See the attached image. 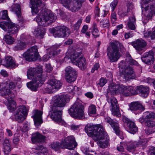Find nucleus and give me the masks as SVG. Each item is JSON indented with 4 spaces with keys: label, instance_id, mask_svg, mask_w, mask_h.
Masks as SVG:
<instances>
[{
    "label": "nucleus",
    "instance_id": "nucleus-63",
    "mask_svg": "<svg viewBox=\"0 0 155 155\" xmlns=\"http://www.w3.org/2000/svg\"><path fill=\"white\" fill-rule=\"evenodd\" d=\"M46 71L48 72H50L52 70V68L50 64H48L46 65L45 66Z\"/></svg>",
    "mask_w": 155,
    "mask_h": 155
},
{
    "label": "nucleus",
    "instance_id": "nucleus-17",
    "mask_svg": "<svg viewBox=\"0 0 155 155\" xmlns=\"http://www.w3.org/2000/svg\"><path fill=\"white\" fill-rule=\"evenodd\" d=\"M52 112L50 117L54 121L57 123H60L62 121L61 110L53 109V108H51Z\"/></svg>",
    "mask_w": 155,
    "mask_h": 155
},
{
    "label": "nucleus",
    "instance_id": "nucleus-34",
    "mask_svg": "<svg viewBox=\"0 0 155 155\" xmlns=\"http://www.w3.org/2000/svg\"><path fill=\"white\" fill-rule=\"evenodd\" d=\"M48 55L50 58L54 57L60 53L61 50L57 49L54 48H52L49 49Z\"/></svg>",
    "mask_w": 155,
    "mask_h": 155
},
{
    "label": "nucleus",
    "instance_id": "nucleus-9",
    "mask_svg": "<svg viewBox=\"0 0 155 155\" xmlns=\"http://www.w3.org/2000/svg\"><path fill=\"white\" fill-rule=\"evenodd\" d=\"M50 33L55 37L64 38L68 36L71 32L70 30L64 26H58L54 28L49 29Z\"/></svg>",
    "mask_w": 155,
    "mask_h": 155
},
{
    "label": "nucleus",
    "instance_id": "nucleus-15",
    "mask_svg": "<svg viewBox=\"0 0 155 155\" xmlns=\"http://www.w3.org/2000/svg\"><path fill=\"white\" fill-rule=\"evenodd\" d=\"M61 145L64 148L70 150H73L77 146V144L73 136H69L62 139Z\"/></svg>",
    "mask_w": 155,
    "mask_h": 155
},
{
    "label": "nucleus",
    "instance_id": "nucleus-60",
    "mask_svg": "<svg viewBox=\"0 0 155 155\" xmlns=\"http://www.w3.org/2000/svg\"><path fill=\"white\" fill-rule=\"evenodd\" d=\"M19 136L15 135L13 139V143L15 144L18 143L19 141Z\"/></svg>",
    "mask_w": 155,
    "mask_h": 155
},
{
    "label": "nucleus",
    "instance_id": "nucleus-22",
    "mask_svg": "<svg viewBox=\"0 0 155 155\" xmlns=\"http://www.w3.org/2000/svg\"><path fill=\"white\" fill-rule=\"evenodd\" d=\"M43 112L36 110L34 111V115L32 117L33 118L34 124L36 126L40 125L43 122L42 115Z\"/></svg>",
    "mask_w": 155,
    "mask_h": 155
},
{
    "label": "nucleus",
    "instance_id": "nucleus-16",
    "mask_svg": "<svg viewBox=\"0 0 155 155\" xmlns=\"http://www.w3.org/2000/svg\"><path fill=\"white\" fill-rule=\"evenodd\" d=\"M65 77L66 81L68 83L74 81L77 77L76 71L70 66L67 67L65 69Z\"/></svg>",
    "mask_w": 155,
    "mask_h": 155
},
{
    "label": "nucleus",
    "instance_id": "nucleus-1",
    "mask_svg": "<svg viewBox=\"0 0 155 155\" xmlns=\"http://www.w3.org/2000/svg\"><path fill=\"white\" fill-rule=\"evenodd\" d=\"M85 128L87 135L97 141V144L101 148H105L108 146L109 139L101 125H87Z\"/></svg>",
    "mask_w": 155,
    "mask_h": 155
},
{
    "label": "nucleus",
    "instance_id": "nucleus-30",
    "mask_svg": "<svg viewBox=\"0 0 155 155\" xmlns=\"http://www.w3.org/2000/svg\"><path fill=\"white\" fill-rule=\"evenodd\" d=\"M19 29V27L18 26L10 22L7 31V33L9 34L10 35L16 34L18 32Z\"/></svg>",
    "mask_w": 155,
    "mask_h": 155
},
{
    "label": "nucleus",
    "instance_id": "nucleus-31",
    "mask_svg": "<svg viewBox=\"0 0 155 155\" xmlns=\"http://www.w3.org/2000/svg\"><path fill=\"white\" fill-rule=\"evenodd\" d=\"M5 66L11 68H15L18 67V64L11 57H7L5 58Z\"/></svg>",
    "mask_w": 155,
    "mask_h": 155
},
{
    "label": "nucleus",
    "instance_id": "nucleus-62",
    "mask_svg": "<svg viewBox=\"0 0 155 155\" xmlns=\"http://www.w3.org/2000/svg\"><path fill=\"white\" fill-rule=\"evenodd\" d=\"M99 64L98 63H95L92 69L91 72L93 73L95 70H97L99 68Z\"/></svg>",
    "mask_w": 155,
    "mask_h": 155
},
{
    "label": "nucleus",
    "instance_id": "nucleus-50",
    "mask_svg": "<svg viewBox=\"0 0 155 155\" xmlns=\"http://www.w3.org/2000/svg\"><path fill=\"white\" fill-rule=\"evenodd\" d=\"M145 133L147 135H149L155 131V127H148L145 130Z\"/></svg>",
    "mask_w": 155,
    "mask_h": 155
},
{
    "label": "nucleus",
    "instance_id": "nucleus-53",
    "mask_svg": "<svg viewBox=\"0 0 155 155\" xmlns=\"http://www.w3.org/2000/svg\"><path fill=\"white\" fill-rule=\"evenodd\" d=\"M128 90L130 92V96L131 95H136L137 94V91L136 89H135L133 87L129 86Z\"/></svg>",
    "mask_w": 155,
    "mask_h": 155
},
{
    "label": "nucleus",
    "instance_id": "nucleus-20",
    "mask_svg": "<svg viewBox=\"0 0 155 155\" xmlns=\"http://www.w3.org/2000/svg\"><path fill=\"white\" fill-rule=\"evenodd\" d=\"M105 120L107 123H108L111 126L117 135H119L121 134V132L120 130L119 125L117 122L114 121L109 117H105Z\"/></svg>",
    "mask_w": 155,
    "mask_h": 155
},
{
    "label": "nucleus",
    "instance_id": "nucleus-18",
    "mask_svg": "<svg viewBox=\"0 0 155 155\" xmlns=\"http://www.w3.org/2000/svg\"><path fill=\"white\" fill-rule=\"evenodd\" d=\"M142 12L144 11L147 17H151L155 14V6L153 5H143L141 6Z\"/></svg>",
    "mask_w": 155,
    "mask_h": 155
},
{
    "label": "nucleus",
    "instance_id": "nucleus-6",
    "mask_svg": "<svg viewBox=\"0 0 155 155\" xmlns=\"http://www.w3.org/2000/svg\"><path fill=\"white\" fill-rule=\"evenodd\" d=\"M110 45L111 47L107 53V55L111 62H114L117 61L120 56L119 49L124 52L125 48L122 45L117 41L111 42Z\"/></svg>",
    "mask_w": 155,
    "mask_h": 155
},
{
    "label": "nucleus",
    "instance_id": "nucleus-24",
    "mask_svg": "<svg viewBox=\"0 0 155 155\" xmlns=\"http://www.w3.org/2000/svg\"><path fill=\"white\" fill-rule=\"evenodd\" d=\"M146 42L143 40L137 39L132 43V45L138 52L143 50L146 45Z\"/></svg>",
    "mask_w": 155,
    "mask_h": 155
},
{
    "label": "nucleus",
    "instance_id": "nucleus-44",
    "mask_svg": "<svg viewBox=\"0 0 155 155\" xmlns=\"http://www.w3.org/2000/svg\"><path fill=\"white\" fill-rule=\"evenodd\" d=\"M11 21H2L0 22V27L4 31H7Z\"/></svg>",
    "mask_w": 155,
    "mask_h": 155
},
{
    "label": "nucleus",
    "instance_id": "nucleus-21",
    "mask_svg": "<svg viewBox=\"0 0 155 155\" xmlns=\"http://www.w3.org/2000/svg\"><path fill=\"white\" fill-rule=\"evenodd\" d=\"M154 53L153 51L145 53L141 58L142 61L145 63L150 64L153 61Z\"/></svg>",
    "mask_w": 155,
    "mask_h": 155
},
{
    "label": "nucleus",
    "instance_id": "nucleus-43",
    "mask_svg": "<svg viewBox=\"0 0 155 155\" xmlns=\"http://www.w3.org/2000/svg\"><path fill=\"white\" fill-rule=\"evenodd\" d=\"M92 29L91 31L92 34L94 38H96L99 36L98 34V30L97 29V25L94 23L92 26Z\"/></svg>",
    "mask_w": 155,
    "mask_h": 155
},
{
    "label": "nucleus",
    "instance_id": "nucleus-12",
    "mask_svg": "<svg viewBox=\"0 0 155 155\" xmlns=\"http://www.w3.org/2000/svg\"><path fill=\"white\" fill-rule=\"evenodd\" d=\"M39 54L38 48L36 46H34L28 49L23 54V56L28 61H35L38 58Z\"/></svg>",
    "mask_w": 155,
    "mask_h": 155
},
{
    "label": "nucleus",
    "instance_id": "nucleus-35",
    "mask_svg": "<svg viewBox=\"0 0 155 155\" xmlns=\"http://www.w3.org/2000/svg\"><path fill=\"white\" fill-rule=\"evenodd\" d=\"M26 44L22 41H19L17 43V45L14 47L15 51L23 50L26 48Z\"/></svg>",
    "mask_w": 155,
    "mask_h": 155
},
{
    "label": "nucleus",
    "instance_id": "nucleus-37",
    "mask_svg": "<svg viewBox=\"0 0 155 155\" xmlns=\"http://www.w3.org/2000/svg\"><path fill=\"white\" fill-rule=\"evenodd\" d=\"M144 37L146 38H150L153 40H155V30L153 31H144L143 32Z\"/></svg>",
    "mask_w": 155,
    "mask_h": 155
},
{
    "label": "nucleus",
    "instance_id": "nucleus-28",
    "mask_svg": "<svg viewBox=\"0 0 155 155\" xmlns=\"http://www.w3.org/2000/svg\"><path fill=\"white\" fill-rule=\"evenodd\" d=\"M31 140L33 143H42L44 141L45 137L38 133L32 134Z\"/></svg>",
    "mask_w": 155,
    "mask_h": 155
},
{
    "label": "nucleus",
    "instance_id": "nucleus-58",
    "mask_svg": "<svg viewBox=\"0 0 155 155\" xmlns=\"http://www.w3.org/2000/svg\"><path fill=\"white\" fill-rule=\"evenodd\" d=\"M129 87L128 86H126V87L124 89V91L123 92V93L122 94L125 96L127 97L130 96V92L128 90V88Z\"/></svg>",
    "mask_w": 155,
    "mask_h": 155
},
{
    "label": "nucleus",
    "instance_id": "nucleus-49",
    "mask_svg": "<svg viewBox=\"0 0 155 155\" xmlns=\"http://www.w3.org/2000/svg\"><path fill=\"white\" fill-rule=\"evenodd\" d=\"M8 11L7 10H4L2 12V15L1 16V18L3 19H6L9 20V18L7 12Z\"/></svg>",
    "mask_w": 155,
    "mask_h": 155
},
{
    "label": "nucleus",
    "instance_id": "nucleus-64",
    "mask_svg": "<svg viewBox=\"0 0 155 155\" xmlns=\"http://www.w3.org/2000/svg\"><path fill=\"white\" fill-rule=\"evenodd\" d=\"M35 149L38 150L39 152L43 153V151L42 150L43 149H45V148L43 146L40 145L36 147L35 148Z\"/></svg>",
    "mask_w": 155,
    "mask_h": 155
},
{
    "label": "nucleus",
    "instance_id": "nucleus-42",
    "mask_svg": "<svg viewBox=\"0 0 155 155\" xmlns=\"http://www.w3.org/2000/svg\"><path fill=\"white\" fill-rule=\"evenodd\" d=\"M51 147L55 150L58 151L63 148L64 147L61 145V143L58 142L54 143L51 144Z\"/></svg>",
    "mask_w": 155,
    "mask_h": 155
},
{
    "label": "nucleus",
    "instance_id": "nucleus-33",
    "mask_svg": "<svg viewBox=\"0 0 155 155\" xmlns=\"http://www.w3.org/2000/svg\"><path fill=\"white\" fill-rule=\"evenodd\" d=\"M1 87L2 88L0 89V95L2 96L8 97V96H10L9 94L11 93V91L7 87H6L5 85L3 84Z\"/></svg>",
    "mask_w": 155,
    "mask_h": 155
},
{
    "label": "nucleus",
    "instance_id": "nucleus-27",
    "mask_svg": "<svg viewBox=\"0 0 155 155\" xmlns=\"http://www.w3.org/2000/svg\"><path fill=\"white\" fill-rule=\"evenodd\" d=\"M129 109L131 111H136L139 110L143 111L144 110V106L138 102L131 103L129 105Z\"/></svg>",
    "mask_w": 155,
    "mask_h": 155
},
{
    "label": "nucleus",
    "instance_id": "nucleus-59",
    "mask_svg": "<svg viewBox=\"0 0 155 155\" xmlns=\"http://www.w3.org/2000/svg\"><path fill=\"white\" fill-rule=\"evenodd\" d=\"M135 23H131V22H128L127 25L129 28L131 30H135L136 29Z\"/></svg>",
    "mask_w": 155,
    "mask_h": 155
},
{
    "label": "nucleus",
    "instance_id": "nucleus-36",
    "mask_svg": "<svg viewBox=\"0 0 155 155\" xmlns=\"http://www.w3.org/2000/svg\"><path fill=\"white\" fill-rule=\"evenodd\" d=\"M35 32L36 35L37 37H38L40 38H42L45 33V30L43 28L40 27L36 29Z\"/></svg>",
    "mask_w": 155,
    "mask_h": 155
},
{
    "label": "nucleus",
    "instance_id": "nucleus-47",
    "mask_svg": "<svg viewBox=\"0 0 155 155\" xmlns=\"http://www.w3.org/2000/svg\"><path fill=\"white\" fill-rule=\"evenodd\" d=\"M126 144L125 143H120L119 145L117 147V149L118 151L120 152H123L124 150V147H126Z\"/></svg>",
    "mask_w": 155,
    "mask_h": 155
},
{
    "label": "nucleus",
    "instance_id": "nucleus-46",
    "mask_svg": "<svg viewBox=\"0 0 155 155\" xmlns=\"http://www.w3.org/2000/svg\"><path fill=\"white\" fill-rule=\"evenodd\" d=\"M6 86V87H7L10 90H12L15 88V84L12 82H6L4 83Z\"/></svg>",
    "mask_w": 155,
    "mask_h": 155
},
{
    "label": "nucleus",
    "instance_id": "nucleus-19",
    "mask_svg": "<svg viewBox=\"0 0 155 155\" xmlns=\"http://www.w3.org/2000/svg\"><path fill=\"white\" fill-rule=\"evenodd\" d=\"M123 120L124 123L127 124V126L129 128V131L130 133L134 134L137 131L138 128L134 122L130 121L128 118L125 117H123Z\"/></svg>",
    "mask_w": 155,
    "mask_h": 155
},
{
    "label": "nucleus",
    "instance_id": "nucleus-4",
    "mask_svg": "<svg viewBox=\"0 0 155 155\" xmlns=\"http://www.w3.org/2000/svg\"><path fill=\"white\" fill-rule=\"evenodd\" d=\"M57 18V16L54 13L44 10L38 14L36 20L39 25L45 27L55 21Z\"/></svg>",
    "mask_w": 155,
    "mask_h": 155
},
{
    "label": "nucleus",
    "instance_id": "nucleus-25",
    "mask_svg": "<svg viewBox=\"0 0 155 155\" xmlns=\"http://www.w3.org/2000/svg\"><path fill=\"white\" fill-rule=\"evenodd\" d=\"M146 143L145 140H142L138 141H135L127 145V149L128 151H131L137 147L145 146Z\"/></svg>",
    "mask_w": 155,
    "mask_h": 155
},
{
    "label": "nucleus",
    "instance_id": "nucleus-56",
    "mask_svg": "<svg viewBox=\"0 0 155 155\" xmlns=\"http://www.w3.org/2000/svg\"><path fill=\"white\" fill-rule=\"evenodd\" d=\"M127 12L130 11L134 8V6L132 2H127Z\"/></svg>",
    "mask_w": 155,
    "mask_h": 155
},
{
    "label": "nucleus",
    "instance_id": "nucleus-55",
    "mask_svg": "<svg viewBox=\"0 0 155 155\" xmlns=\"http://www.w3.org/2000/svg\"><path fill=\"white\" fill-rule=\"evenodd\" d=\"M118 1L117 0H114L110 4V6L112 8V11H113L116 8L117 3Z\"/></svg>",
    "mask_w": 155,
    "mask_h": 155
},
{
    "label": "nucleus",
    "instance_id": "nucleus-51",
    "mask_svg": "<svg viewBox=\"0 0 155 155\" xmlns=\"http://www.w3.org/2000/svg\"><path fill=\"white\" fill-rule=\"evenodd\" d=\"M107 82V80L106 79L104 78H101L100 79V81L97 83V84L100 87H103L104 85Z\"/></svg>",
    "mask_w": 155,
    "mask_h": 155
},
{
    "label": "nucleus",
    "instance_id": "nucleus-32",
    "mask_svg": "<svg viewBox=\"0 0 155 155\" xmlns=\"http://www.w3.org/2000/svg\"><path fill=\"white\" fill-rule=\"evenodd\" d=\"M74 64L78 66L81 70L84 69L86 67L85 58L82 57H80L78 60Z\"/></svg>",
    "mask_w": 155,
    "mask_h": 155
},
{
    "label": "nucleus",
    "instance_id": "nucleus-10",
    "mask_svg": "<svg viewBox=\"0 0 155 155\" xmlns=\"http://www.w3.org/2000/svg\"><path fill=\"white\" fill-rule=\"evenodd\" d=\"M155 118V114L153 112H146L143 113L139 121L141 123L144 122L147 127H155V122L153 120Z\"/></svg>",
    "mask_w": 155,
    "mask_h": 155
},
{
    "label": "nucleus",
    "instance_id": "nucleus-54",
    "mask_svg": "<svg viewBox=\"0 0 155 155\" xmlns=\"http://www.w3.org/2000/svg\"><path fill=\"white\" fill-rule=\"evenodd\" d=\"M4 152L6 154H8V153L11 151V145H7L5 144L4 145Z\"/></svg>",
    "mask_w": 155,
    "mask_h": 155
},
{
    "label": "nucleus",
    "instance_id": "nucleus-23",
    "mask_svg": "<svg viewBox=\"0 0 155 155\" xmlns=\"http://www.w3.org/2000/svg\"><path fill=\"white\" fill-rule=\"evenodd\" d=\"M41 2V0H30L32 12L33 15L36 14L38 12Z\"/></svg>",
    "mask_w": 155,
    "mask_h": 155
},
{
    "label": "nucleus",
    "instance_id": "nucleus-2",
    "mask_svg": "<svg viewBox=\"0 0 155 155\" xmlns=\"http://www.w3.org/2000/svg\"><path fill=\"white\" fill-rule=\"evenodd\" d=\"M126 86L123 84H111L109 86L107 89V94H106L107 101L110 103L111 107V110L112 114L114 116L119 117L121 116L117 101L113 97H110V94H122Z\"/></svg>",
    "mask_w": 155,
    "mask_h": 155
},
{
    "label": "nucleus",
    "instance_id": "nucleus-61",
    "mask_svg": "<svg viewBox=\"0 0 155 155\" xmlns=\"http://www.w3.org/2000/svg\"><path fill=\"white\" fill-rule=\"evenodd\" d=\"M67 90L68 91V92L69 93H71L72 92L74 93V86L71 85H70V86H67Z\"/></svg>",
    "mask_w": 155,
    "mask_h": 155
},
{
    "label": "nucleus",
    "instance_id": "nucleus-48",
    "mask_svg": "<svg viewBox=\"0 0 155 155\" xmlns=\"http://www.w3.org/2000/svg\"><path fill=\"white\" fill-rule=\"evenodd\" d=\"M100 25L104 28L108 27L109 26V22L107 19L103 20L100 22Z\"/></svg>",
    "mask_w": 155,
    "mask_h": 155
},
{
    "label": "nucleus",
    "instance_id": "nucleus-45",
    "mask_svg": "<svg viewBox=\"0 0 155 155\" xmlns=\"http://www.w3.org/2000/svg\"><path fill=\"white\" fill-rule=\"evenodd\" d=\"M88 113L91 116L92 114H94L96 113V107L94 105H91L88 108Z\"/></svg>",
    "mask_w": 155,
    "mask_h": 155
},
{
    "label": "nucleus",
    "instance_id": "nucleus-14",
    "mask_svg": "<svg viewBox=\"0 0 155 155\" xmlns=\"http://www.w3.org/2000/svg\"><path fill=\"white\" fill-rule=\"evenodd\" d=\"M64 1L60 2L64 6L72 12L78 11L81 6V2L77 0H64Z\"/></svg>",
    "mask_w": 155,
    "mask_h": 155
},
{
    "label": "nucleus",
    "instance_id": "nucleus-11",
    "mask_svg": "<svg viewBox=\"0 0 155 155\" xmlns=\"http://www.w3.org/2000/svg\"><path fill=\"white\" fill-rule=\"evenodd\" d=\"M54 98V103L51 106V108H53L54 110H61L65 106L66 101L68 99V97L64 95L56 96Z\"/></svg>",
    "mask_w": 155,
    "mask_h": 155
},
{
    "label": "nucleus",
    "instance_id": "nucleus-7",
    "mask_svg": "<svg viewBox=\"0 0 155 155\" xmlns=\"http://www.w3.org/2000/svg\"><path fill=\"white\" fill-rule=\"evenodd\" d=\"M84 107L80 103L76 102L69 110V113L73 117L78 119L84 118Z\"/></svg>",
    "mask_w": 155,
    "mask_h": 155
},
{
    "label": "nucleus",
    "instance_id": "nucleus-3",
    "mask_svg": "<svg viewBox=\"0 0 155 155\" xmlns=\"http://www.w3.org/2000/svg\"><path fill=\"white\" fill-rule=\"evenodd\" d=\"M7 100L8 104V108L11 112H13L16 110L14 114L15 120L18 123H21L25 119L27 114L26 107L24 105L19 106L16 108V104L10 96L5 97Z\"/></svg>",
    "mask_w": 155,
    "mask_h": 155
},
{
    "label": "nucleus",
    "instance_id": "nucleus-13",
    "mask_svg": "<svg viewBox=\"0 0 155 155\" xmlns=\"http://www.w3.org/2000/svg\"><path fill=\"white\" fill-rule=\"evenodd\" d=\"M61 86L60 81L55 79H51L48 81V86L45 90L47 93H54L60 88Z\"/></svg>",
    "mask_w": 155,
    "mask_h": 155
},
{
    "label": "nucleus",
    "instance_id": "nucleus-40",
    "mask_svg": "<svg viewBox=\"0 0 155 155\" xmlns=\"http://www.w3.org/2000/svg\"><path fill=\"white\" fill-rule=\"evenodd\" d=\"M27 87L33 91H36L38 90V88L41 86L38 85L32 81L28 83L27 84Z\"/></svg>",
    "mask_w": 155,
    "mask_h": 155
},
{
    "label": "nucleus",
    "instance_id": "nucleus-38",
    "mask_svg": "<svg viewBox=\"0 0 155 155\" xmlns=\"http://www.w3.org/2000/svg\"><path fill=\"white\" fill-rule=\"evenodd\" d=\"M126 62L130 65H134L137 66H139V65L137 61L132 58L131 56L129 54L126 55Z\"/></svg>",
    "mask_w": 155,
    "mask_h": 155
},
{
    "label": "nucleus",
    "instance_id": "nucleus-57",
    "mask_svg": "<svg viewBox=\"0 0 155 155\" xmlns=\"http://www.w3.org/2000/svg\"><path fill=\"white\" fill-rule=\"evenodd\" d=\"M111 17V22L112 23H114L117 19L116 13L115 12L112 13Z\"/></svg>",
    "mask_w": 155,
    "mask_h": 155
},
{
    "label": "nucleus",
    "instance_id": "nucleus-41",
    "mask_svg": "<svg viewBox=\"0 0 155 155\" xmlns=\"http://www.w3.org/2000/svg\"><path fill=\"white\" fill-rule=\"evenodd\" d=\"M3 40L8 44H12L15 41L14 39L12 37L8 34L4 36Z\"/></svg>",
    "mask_w": 155,
    "mask_h": 155
},
{
    "label": "nucleus",
    "instance_id": "nucleus-8",
    "mask_svg": "<svg viewBox=\"0 0 155 155\" xmlns=\"http://www.w3.org/2000/svg\"><path fill=\"white\" fill-rule=\"evenodd\" d=\"M120 65L123 66L121 76L125 81L135 78L136 76L133 68L129 65H127L124 61L120 63Z\"/></svg>",
    "mask_w": 155,
    "mask_h": 155
},
{
    "label": "nucleus",
    "instance_id": "nucleus-5",
    "mask_svg": "<svg viewBox=\"0 0 155 155\" xmlns=\"http://www.w3.org/2000/svg\"><path fill=\"white\" fill-rule=\"evenodd\" d=\"M43 70L39 67L37 68H30L27 71V77L29 79H32L33 83L41 86L45 81V75L42 74Z\"/></svg>",
    "mask_w": 155,
    "mask_h": 155
},
{
    "label": "nucleus",
    "instance_id": "nucleus-26",
    "mask_svg": "<svg viewBox=\"0 0 155 155\" xmlns=\"http://www.w3.org/2000/svg\"><path fill=\"white\" fill-rule=\"evenodd\" d=\"M10 10L12 12H14L18 17V20L20 22H22L23 21V18L21 17V9L20 6L18 4H15L13 5L11 7Z\"/></svg>",
    "mask_w": 155,
    "mask_h": 155
},
{
    "label": "nucleus",
    "instance_id": "nucleus-29",
    "mask_svg": "<svg viewBox=\"0 0 155 155\" xmlns=\"http://www.w3.org/2000/svg\"><path fill=\"white\" fill-rule=\"evenodd\" d=\"M136 89L141 94V96L145 97L148 95L149 93V88L148 87L141 85L137 87Z\"/></svg>",
    "mask_w": 155,
    "mask_h": 155
},
{
    "label": "nucleus",
    "instance_id": "nucleus-52",
    "mask_svg": "<svg viewBox=\"0 0 155 155\" xmlns=\"http://www.w3.org/2000/svg\"><path fill=\"white\" fill-rule=\"evenodd\" d=\"M82 19L81 18L78 19L77 23L74 25V30H77L78 29L82 22Z\"/></svg>",
    "mask_w": 155,
    "mask_h": 155
},
{
    "label": "nucleus",
    "instance_id": "nucleus-39",
    "mask_svg": "<svg viewBox=\"0 0 155 155\" xmlns=\"http://www.w3.org/2000/svg\"><path fill=\"white\" fill-rule=\"evenodd\" d=\"M81 53L80 52H74L71 55L70 59L72 63L74 64L78 60Z\"/></svg>",
    "mask_w": 155,
    "mask_h": 155
}]
</instances>
